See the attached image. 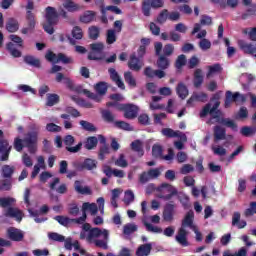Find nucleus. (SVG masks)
Segmentation results:
<instances>
[{"label": "nucleus", "mask_w": 256, "mask_h": 256, "mask_svg": "<svg viewBox=\"0 0 256 256\" xmlns=\"http://www.w3.org/2000/svg\"><path fill=\"white\" fill-rule=\"evenodd\" d=\"M128 67L129 69H131V71H141L143 64L141 63V60L137 57V55L132 54L130 55V59L128 61Z\"/></svg>", "instance_id": "obj_21"}, {"label": "nucleus", "mask_w": 256, "mask_h": 256, "mask_svg": "<svg viewBox=\"0 0 256 256\" xmlns=\"http://www.w3.org/2000/svg\"><path fill=\"white\" fill-rule=\"evenodd\" d=\"M163 221L171 223L175 219V203L168 202L165 204L162 212Z\"/></svg>", "instance_id": "obj_13"}, {"label": "nucleus", "mask_w": 256, "mask_h": 256, "mask_svg": "<svg viewBox=\"0 0 256 256\" xmlns=\"http://www.w3.org/2000/svg\"><path fill=\"white\" fill-rule=\"evenodd\" d=\"M46 61H49V63H64V65H69L71 63V58L67 57L63 53L55 54L53 51L48 50L45 55Z\"/></svg>", "instance_id": "obj_11"}, {"label": "nucleus", "mask_w": 256, "mask_h": 256, "mask_svg": "<svg viewBox=\"0 0 256 256\" xmlns=\"http://www.w3.org/2000/svg\"><path fill=\"white\" fill-rule=\"evenodd\" d=\"M72 37L73 39H76L80 41V39H83V29L79 26H74L72 29Z\"/></svg>", "instance_id": "obj_62"}, {"label": "nucleus", "mask_w": 256, "mask_h": 256, "mask_svg": "<svg viewBox=\"0 0 256 256\" xmlns=\"http://www.w3.org/2000/svg\"><path fill=\"white\" fill-rule=\"evenodd\" d=\"M156 65L158 69L165 71V69H169L171 62L169 61V58H167L166 56L160 55L156 62Z\"/></svg>", "instance_id": "obj_30"}, {"label": "nucleus", "mask_w": 256, "mask_h": 256, "mask_svg": "<svg viewBox=\"0 0 256 256\" xmlns=\"http://www.w3.org/2000/svg\"><path fill=\"white\" fill-rule=\"evenodd\" d=\"M164 5L165 1L163 0H143L142 13L144 17H151V7L152 9H161Z\"/></svg>", "instance_id": "obj_9"}, {"label": "nucleus", "mask_w": 256, "mask_h": 256, "mask_svg": "<svg viewBox=\"0 0 256 256\" xmlns=\"http://www.w3.org/2000/svg\"><path fill=\"white\" fill-rule=\"evenodd\" d=\"M156 191L158 199H163V201H171L173 197L179 195L177 188L169 183H162L156 188Z\"/></svg>", "instance_id": "obj_7"}, {"label": "nucleus", "mask_w": 256, "mask_h": 256, "mask_svg": "<svg viewBox=\"0 0 256 256\" xmlns=\"http://www.w3.org/2000/svg\"><path fill=\"white\" fill-rule=\"evenodd\" d=\"M12 146L9 145V141L5 139V134L3 130L0 129V157L1 161H9V155L11 154Z\"/></svg>", "instance_id": "obj_10"}, {"label": "nucleus", "mask_w": 256, "mask_h": 256, "mask_svg": "<svg viewBox=\"0 0 256 256\" xmlns=\"http://www.w3.org/2000/svg\"><path fill=\"white\" fill-rule=\"evenodd\" d=\"M213 137L214 143H219V141H225V139H227V130L221 125H216L213 127Z\"/></svg>", "instance_id": "obj_18"}, {"label": "nucleus", "mask_w": 256, "mask_h": 256, "mask_svg": "<svg viewBox=\"0 0 256 256\" xmlns=\"http://www.w3.org/2000/svg\"><path fill=\"white\" fill-rule=\"evenodd\" d=\"M39 141V134L37 132H28L25 134L24 139L16 137L14 139L13 147L15 151L21 153L23 149H28V152L31 155L37 153V142Z\"/></svg>", "instance_id": "obj_2"}, {"label": "nucleus", "mask_w": 256, "mask_h": 256, "mask_svg": "<svg viewBox=\"0 0 256 256\" xmlns=\"http://www.w3.org/2000/svg\"><path fill=\"white\" fill-rule=\"evenodd\" d=\"M256 215V202H251L249 208L244 211L245 217H253Z\"/></svg>", "instance_id": "obj_64"}, {"label": "nucleus", "mask_w": 256, "mask_h": 256, "mask_svg": "<svg viewBox=\"0 0 256 256\" xmlns=\"http://www.w3.org/2000/svg\"><path fill=\"white\" fill-rule=\"evenodd\" d=\"M63 7L64 9L68 10L69 13H75V11H79L80 7L78 4H75V2H73V0H66L63 3Z\"/></svg>", "instance_id": "obj_39"}, {"label": "nucleus", "mask_w": 256, "mask_h": 256, "mask_svg": "<svg viewBox=\"0 0 256 256\" xmlns=\"http://www.w3.org/2000/svg\"><path fill=\"white\" fill-rule=\"evenodd\" d=\"M54 219L63 227H68L72 223L71 218L67 216H55Z\"/></svg>", "instance_id": "obj_57"}, {"label": "nucleus", "mask_w": 256, "mask_h": 256, "mask_svg": "<svg viewBox=\"0 0 256 256\" xmlns=\"http://www.w3.org/2000/svg\"><path fill=\"white\" fill-rule=\"evenodd\" d=\"M221 71H223V67L219 63L208 66V72L206 74V77H211V75H217V73H221Z\"/></svg>", "instance_id": "obj_40"}, {"label": "nucleus", "mask_w": 256, "mask_h": 256, "mask_svg": "<svg viewBox=\"0 0 256 256\" xmlns=\"http://www.w3.org/2000/svg\"><path fill=\"white\" fill-rule=\"evenodd\" d=\"M203 70L196 69L194 72V79H193V85L196 89H199L203 85Z\"/></svg>", "instance_id": "obj_27"}, {"label": "nucleus", "mask_w": 256, "mask_h": 256, "mask_svg": "<svg viewBox=\"0 0 256 256\" xmlns=\"http://www.w3.org/2000/svg\"><path fill=\"white\" fill-rule=\"evenodd\" d=\"M75 143V137L73 135H66L64 137V145H66V151L69 153H79L83 147V142H79L76 146L71 147Z\"/></svg>", "instance_id": "obj_14"}, {"label": "nucleus", "mask_w": 256, "mask_h": 256, "mask_svg": "<svg viewBox=\"0 0 256 256\" xmlns=\"http://www.w3.org/2000/svg\"><path fill=\"white\" fill-rule=\"evenodd\" d=\"M94 89L97 94L100 96L107 95V90L109 89V86L107 85V82H98Z\"/></svg>", "instance_id": "obj_37"}, {"label": "nucleus", "mask_w": 256, "mask_h": 256, "mask_svg": "<svg viewBox=\"0 0 256 256\" xmlns=\"http://www.w3.org/2000/svg\"><path fill=\"white\" fill-rule=\"evenodd\" d=\"M24 63H26V65H30V67H35L36 69L41 68V60L32 55L24 56Z\"/></svg>", "instance_id": "obj_25"}, {"label": "nucleus", "mask_w": 256, "mask_h": 256, "mask_svg": "<svg viewBox=\"0 0 256 256\" xmlns=\"http://www.w3.org/2000/svg\"><path fill=\"white\" fill-rule=\"evenodd\" d=\"M59 101H60V97H59L58 94L48 93L47 94L46 106L47 107H53V106L57 105V103H59Z\"/></svg>", "instance_id": "obj_38"}, {"label": "nucleus", "mask_w": 256, "mask_h": 256, "mask_svg": "<svg viewBox=\"0 0 256 256\" xmlns=\"http://www.w3.org/2000/svg\"><path fill=\"white\" fill-rule=\"evenodd\" d=\"M82 93L83 95H86L88 99H92V101H96V103H101V96H99V94H95L88 89H83Z\"/></svg>", "instance_id": "obj_50"}, {"label": "nucleus", "mask_w": 256, "mask_h": 256, "mask_svg": "<svg viewBox=\"0 0 256 256\" xmlns=\"http://www.w3.org/2000/svg\"><path fill=\"white\" fill-rule=\"evenodd\" d=\"M221 105V102L220 101H215L214 105L212 106L211 103H207L203 108L202 110L200 111L199 113V117L200 119H205V117H207L209 115V113H215L217 111H221L219 109Z\"/></svg>", "instance_id": "obj_16"}, {"label": "nucleus", "mask_w": 256, "mask_h": 256, "mask_svg": "<svg viewBox=\"0 0 256 256\" xmlns=\"http://www.w3.org/2000/svg\"><path fill=\"white\" fill-rule=\"evenodd\" d=\"M115 165L116 167H122V169L129 167V162L125 159V154L119 155L118 159L115 160Z\"/></svg>", "instance_id": "obj_53"}, {"label": "nucleus", "mask_w": 256, "mask_h": 256, "mask_svg": "<svg viewBox=\"0 0 256 256\" xmlns=\"http://www.w3.org/2000/svg\"><path fill=\"white\" fill-rule=\"evenodd\" d=\"M115 127H117V129H122L123 131H133V127H131V124L125 121H116Z\"/></svg>", "instance_id": "obj_58"}, {"label": "nucleus", "mask_w": 256, "mask_h": 256, "mask_svg": "<svg viewBox=\"0 0 256 256\" xmlns=\"http://www.w3.org/2000/svg\"><path fill=\"white\" fill-rule=\"evenodd\" d=\"M161 133L162 135H164V137H168V139H173L174 137H178L182 141H187V135H185V133L179 130L175 131L171 128H164L162 129Z\"/></svg>", "instance_id": "obj_17"}, {"label": "nucleus", "mask_w": 256, "mask_h": 256, "mask_svg": "<svg viewBox=\"0 0 256 256\" xmlns=\"http://www.w3.org/2000/svg\"><path fill=\"white\" fill-rule=\"evenodd\" d=\"M48 238L51 241H57L58 243H63L65 241V236L56 233V232H50L48 233Z\"/></svg>", "instance_id": "obj_61"}, {"label": "nucleus", "mask_w": 256, "mask_h": 256, "mask_svg": "<svg viewBox=\"0 0 256 256\" xmlns=\"http://www.w3.org/2000/svg\"><path fill=\"white\" fill-rule=\"evenodd\" d=\"M96 13L94 11H87L82 16H80L81 23H91L95 20Z\"/></svg>", "instance_id": "obj_43"}, {"label": "nucleus", "mask_w": 256, "mask_h": 256, "mask_svg": "<svg viewBox=\"0 0 256 256\" xmlns=\"http://www.w3.org/2000/svg\"><path fill=\"white\" fill-rule=\"evenodd\" d=\"M233 227H238V229H245L247 227V221L241 220V213L234 212L232 216Z\"/></svg>", "instance_id": "obj_22"}, {"label": "nucleus", "mask_w": 256, "mask_h": 256, "mask_svg": "<svg viewBox=\"0 0 256 256\" xmlns=\"http://www.w3.org/2000/svg\"><path fill=\"white\" fill-rule=\"evenodd\" d=\"M212 24H213V19L211 18V16L202 15L200 19V23H196L194 25V28L191 34L195 35V33H199V31H201V25H212Z\"/></svg>", "instance_id": "obj_20"}, {"label": "nucleus", "mask_w": 256, "mask_h": 256, "mask_svg": "<svg viewBox=\"0 0 256 256\" xmlns=\"http://www.w3.org/2000/svg\"><path fill=\"white\" fill-rule=\"evenodd\" d=\"M108 73L110 75V79L119 89H125V83H123V80L121 79V76L119 75V72L115 68H109Z\"/></svg>", "instance_id": "obj_19"}, {"label": "nucleus", "mask_w": 256, "mask_h": 256, "mask_svg": "<svg viewBox=\"0 0 256 256\" xmlns=\"http://www.w3.org/2000/svg\"><path fill=\"white\" fill-rule=\"evenodd\" d=\"M151 249H153L151 243L142 244L136 250V256H149L151 254Z\"/></svg>", "instance_id": "obj_24"}, {"label": "nucleus", "mask_w": 256, "mask_h": 256, "mask_svg": "<svg viewBox=\"0 0 256 256\" xmlns=\"http://www.w3.org/2000/svg\"><path fill=\"white\" fill-rule=\"evenodd\" d=\"M143 225L146 227L147 231L150 233H163V228L153 226V224L143 221Z\"/></svg>", "instance_id": "obj_55"}, {"label": "nucleus", "mask_w": 256, "mask_h": 256, "mask_svg": "<svg viewBox=\"0 0 256 256\" xmlns=\"http://www.w3.org/2000/svg\"><path fill=\"white\" fill-rule=\"evenodd\" d=\"M169 18V10L167 9H163L158 17H157V23H159L160 25H163V23H165L167 21V19Z\"/></svg>", "instance_id": "obj_56"}, {"label": "nucleus", "mask_w": 256, "mask_h": 256, "mask_svg": "<svg viewBox=\"0 0 256 256\" xmlns=\"http://www.w3.org/2000/svg\"><path fill=\"white\" fill-rule=\"evenodd\" d=\"M208 115H210V119L207 121L208 125L218 123L219 125L229 127L230 129H232V131H237V123L229 118H225V114L223 113V111L217 110L216 112L208 113Z\"/></svg>", "instance_id": "obj_5"}, {"label": "nucleus", "mask_w": 256, "mask_h": 256, "mask_svg": "<svg viewBox=\"0 0 256 256\" xmlns=\"http://www.w3.org/2000/svg\"><path fill=\"white\" fill-rule=\"evenodd\" d=\"M109 153H111V151L109 149V145H103L99 149L98 158L100 159V161H104L105 160V155H109Z\"/></svg>", "instance_id": "obj_60"}, {"label": "nucleus", "mask_w": 256, "mask_h": 256, "mask_svg": "<svg viewBox=\"0 0 256 256\" xmlns=\"http://www.w3.org/2000/svg\"><path fill=\"white\" fill-rule=\"evenodd\" d=\"M6 29L9 33L19 31V22L15 18H10L6 23Z\"/></svg>", "instance_id": "obj_33"}, {"label": "nucleus", "mask_w": 256, "mask_h": 256, "mask_svg": "<svg viewBox=\"0 0 256 256\" xmlns=\"http://www.w3.org/2000/svg\"><path fill=\"white\" fill-rule=\"evenodd\" d=\"M74 167L77 171H93L97 169V160L86 158L83 162H75Z\"/></svg>", "instance_id": "obj_12"}, {"label": "nucleus", "mask_w": 256, "mask_h": 256, "mask_svg": "<svg viewBox=\"0 0 256 256\" xmlns=\"http://www.w3.org/2000/svg\"><path fill=\"white\" fill-rule=\"evenodd\" d=\"M241 135L244 137H251V135H255L256 133V127H249V126H244L240 130Z\"/></svg>", "instance_id": "obj_51"}, {"label": "nucleus", "mask_w": 256, "mask_h": 256, "mask_svg": "<svg viewBox=\"0 0 256 256\" xmlns=\"http://www.w3.org/2000/svg\"><path fill=\"white\" fill-rule=\"evenodd\" d=\"M64 85L70 90L75 91L76 93H83L82 86H75V83L70 78H64Z\"/></svg>", "instance_id": "obj_31"}, {"label": "nucleus", "mask_w": 256, "mask_h": 256, "mask_svg": "<svg viewBox=\"0 0 256 256\" xmlns=\"http://www.w3.org/2000/svg\"><path fill=\"white\" fill-rule=\"evenodd\" d=\"M13 189V179L4 178L0 180V191H11Z\"/></svg>", "instance_id": "obj_34"}, {"label": "nucleus", "mask_w": 256, "mask_h": 256, "mask_svg": "<svg viewBox=\"0 0 256 256\" xmlns=\"http://www.w3.org/2000/svg\"><path fill=\"white\" fill-rule=\"evenodd\" d=\"M59 15L63 16L64 19H67V11L64 9L57 12V9L52 6H47L45 8V23L42 24V27L48 35H53L55 33V25L59 24Z\"/></svg>", "instance_id": "obj_3"}, {"label": "nucleus", "mask_w": 256, "mask_h": 256, "mask_svg": "<svg viewBox=\"0 0 256 256\" xmlns=\"http://www.w3.org/2000/svg\"><path fill=\"white\" fill-rule=\"evenodd\" d=\"M74 189L76 193H79L80 195H93V191H91V188L89 186L83 187L81 185V181L76 180L74 182Z\"/></svg>", "instance_id": "obj_23"}, {"label": "nucleus", "mask_w": 256, "mask_h": 256, "mask_svg": "<svg viewBox=\"0 0 256 256\" xmlns=\"http://www.w3.org/2000/svg\"><path fill=\"white\" fill-rule=\"evenodd\" d=\"M82 229L84 232L80 233V239H85V235H87L85 232H88L87 241H93V239H97V237L101 236L106 239L109 237V230L99 227L91 228V224L89 223L83 224Z\"/></svg>", "instance_id": "obj_6"}, {"label": "nucleus", "mask_w": 256, "mask_h": 256, "mask_svg": "<svg viewBox=\"0 0 256 256\" xmlns=\"http://www.w3.org/2000/svg\"><path fill=\"white\" fill-rule=\"evenodd\" d=\"M13 173H15V167L10 165H4L2 167V178L13 179Z\"/></svg>", "instance_id": "obj_32"}, {"label": "nucleus", "mask_w": 256, "mask_h": 256, "mask_svg": "<svg viewBox=\"0 0 256 256\" xmlns=\"http://www.w3.org/2000/svg\"><path fill=\"white\" fill-rule=\"evenodd\" d=\"M80 125L84 131H89L90 133H95L97 131V127H95L91 122L81 120Z\"/></svg>", "instance_id": "obj_47"}, {"label": "nucleus", "mask_w": 256, "mask_h": 256, "mask_svg": "<svg viewBox=\"0 0 256 256\" xmlns=\"http://www.w3.org/2000/svg\"><path fill=\"white\" fill-rule=\"evenodd\" d=\"M255 15H256V4H251L250 6H248L246 11L242 13L241 19H243V21H246V19H249V17H255Z\"/></svg>", "instance_id": "obj_36"}, {"label": "nucleus", "mask_w": 256, "mask_h": 256, "mask_svg": "<svg viewBox=\"0 0 256 256\" xmlns=\"http://www.w3.org/2000/svg\"><path fill=\"white\" fill-rule=\"evenodd\" d=\"M90 49L91 51H94V53L101 55L103 49H105V45L102 42L92 43L90 44Z\"/></svg>", "instance_id": "obj_54"}, {"label": "nucleus", "mask_w": 256, "mask_h": 256, "mask_svg": "<svg viewBox=\"0 0 256 256\" xmlns=\"http://www.w3.org/2000/svg\"><path fill=\"white\" fill-rule=\"evenodd\" d=\"M124 81L129 85V87H137V80H135L131 71L124 73Z\"/></svg>", "instance_id": "obj_42"}, {"label": "nucleus", "mask_w": 256, "mask_h": 256, "mask_svg": "<svg viewBox=\"0 0 256 256\" xmlns=\"http://www.w3.org/2000/svg\"><path fill=\"white\" fill-rule=\"evenodd\" d=\"M100 33L101 30L97 26H91L88 29L89 39H92V41H97V39H99Z\"/></svg>", "instance_id": "obj_41"}, {"label": "nucleus", "mask_w": 256, "mask_h": 256, "mask_svg": "<svg viewBox=\"0 0 256 256\" xmlns=\"http://www.w3.org/2000/svg\"><path fill=\"white\" fill-rule=\"evenodd\" d=\"M6 49L9 51V53L12 55V57H16V58L21 57V51L16 49L15 44H13V42H9L6 45Z\"/></svg>", "instance_id": "obj_49"}, {"label": "nucleus", "mask_w": 256, "mask_h": 256, "mask_svg": "<svg viewBox=\"0 0 256 256\" xmlns=\"http://www.w3.org/2000/svg\"><path fill=\"white\" fill-rule=\"evenodd\" d=\"M99 143V139L95 136H89L85 143H84V148L87 149V151H93L97 147Z\"/></svg>", "instance_id": "obj_28"}, {"label": "nucleus", "mask_w": 256, "mask_h": 256, "mask_svg": "<svg viewBox=\"0 0 256 256\" xmlns=\"http://www.w3.org/2000/svg\"><path fill=\"white\" fill-rule=\"evenodd\" d=\"M102 118L106 123H114L115 121V115L111 113L109 110H103L102 111Z\"/></svg>", "instance_id": "obj_59"}, {"label": "nucleus", "mask_w": 256, "mask_h": 256, "mask_svg": "<svg viewBox=\"0 0 256 256\" xmlns=\"http://www.w3.org/2000/svg\"><path fill=\"white\" fill-rule=\"evenodd\" d=\"M176 93L178 97H180V99H187V97L189 96V89L187 88L185 83L180 82L176 87Z\"/></svg>", "instance_id": "obj_26"}, {"label": "nucleus", "mask_w": 256, "mask_h": 256, "mask_svg": "<svg viewBox=\"0 0 256 256\" xmlns=\"http://www.w3.org/2000/svg\"><path fill=\"white\" fill-rule=\"evenodd\" d=\"M117 110L124 112L125 119H137V115H139V106L131 103L118 104Z\"/></svg>", "instance_id": "obj_8"}, {"label": "nucleus", "mask_w": 256, "mask_h": 256, "mask_svg": "<svg viewBox=\"0 0 256 256\" xmlns=\"http://www.w3.org/2000/svg\"><path fill=\"white\" fill-rule=\"evenodd\" d=\"M6 235L10 241H15L16 243H20L25 239V233L21 229L10 227L7 229Z\"/></svg>", "instance_id": "obj_15"}, {"label": "nucleus", "mask_w": 256, "mask_h": 256, "mask_svg": "<svg viewBox=\"0 0 256 256\" xmlns=\"http://www.w3.org/2000/svg\"><path fill=\"white\" fill-rule=\"evenodd\" d=\"M195 221V213L190 210L186 213L184 216L182 222H181V227L178 229V232L175 236V241L177 242L178 245H181V247H189V231L188 229H192L196 235V241L201 242L203 241V234L197 229V226L194 224Z\"/></svg>", "instance_id": "obj_1"}, {"label": "nucleus", "mask_w": 256, "mask_h": 256, "mask_svg": "<svg viewBox=\"0 0 256 256\" xmlns=\"http://www.w3.org/2000/svg\"><path fill=\"white\" fill-rule=\"evenodd\" d=\"M185 65H187V56H185L184 54H181L176 59L175 67L176 69H183Z\"/></svg>", "instance_id": "obj_52"}, {"label": "nucleus", "mask_w": 256, "mask_h": 256, "mask_svg": "<svg viewBox=\"0 0 256 256\" xmlns=\"http://www.w3.org/2000/svg\"><path fill=\"white\" fill-rule=\"evenodd\" d=\"M16 199L13 197H1L0 198V207L6 209L4 212L5 217H11L16 219V221H23V212L19 208L13 207V204L16 203Z\"/></svg>", "instance_id": "obj_4"}, {"label": "nucleus", "mask_w": 256, "mask_h": 256, "mask_svg": "<svg viewBox=\"0 0 256 256\" xmlns=\"http://www.w3.org/2000/svg\"><path fill=\"white\" fill-rule=\"evenodd\" d=\"M115 41H117L116 31L114 29L107 30V33H106V43L108 45H113V43H115Z\"/></svg>", "instance_id": "obj_45"}, {"label": "nucleus", "mask_w": 256, "mask_h": 256, "mask_svg": "<svg viewBox=\"0 0 256 256\" xmlns=\"http://www.w3.org/2000/svg\"><path fill=\"white\" fill-rule=\"evenodd\" d=\"M152 155L156 159H161L163 157V147L161 145H154L152 147Z\"/></svg>", "instance_id": "obj_63"}, {"label": "nucleus", "mask_w": 256, "mask_h": 256, "mask_svg": "<svg viewBox=\"0 0 256 256\" xmlns=\"http://www.w3.org/2000/svg\"><path fill=\"white\" fill-rule=\"evenodd\" d=\"M27 27L29 29H35V25H37V19L35 18V13L26 14Z\"/></svg>", "instance_id": "obj_48"}, {"label": "nucleus", "mask_w": 256, "mask_h": 256, "mask_svg": "<svg viewBox=\"0 0 256 256\" xmlns=\"http://www.w3.org/2000/svg\"><path fill=\"white\" fill-rule=\"evenodd\" d=\"M102 237H103V240H100V239L94 240V245L96 247H99L100 249H104L105 251H107V249H109V246L107 245L109 241V234L107 238L105 236H102Z\"/></svg>", "instance_id": "obj_46"}, {"label": "nucleus", "mask_w": 256, "mask_h": 256, "mask_svg": "<svg viewBox=\"0 0 256 256\" xmlns=\"http://www.w3.org/2000/svg\"><path fill=\"white\" fill-rule=\"evenodd\" d=\"M130 147L135 153H138L140 157H143V155H145V151L143 150V142L141 140H134L130 144Z\"/></svg>", "instance_id": "obj_29"}, {"label": "nucleus", "mask_w": 256, "mask_h": 256, "mask_svg": "<svg viewBox=\"0 0 256 256\" xmlns=\"http://www.w3.org/2000/svg\"><path fill=\"white\" fill-rule=\"evenodd\" d=\"M138 227L136 224L134 223H128L126 225L123 226V234L124 235H133V233H135L137 231Z\"/></svg>", "instance_id": "obj_44"}, {"label": "nucleus", "mask_w": 256, "mask_h": 256, "mask_svg": "<svg viewBox=\"0 0 256 256\" xmlns=\"http://www.w3.org/2000/svg\"><path fill=\"white\" fill-rule=\"evenodd\" d=\"M84 211H90V215L95 216L99 212V208L95 203L84 202L82 204Z\"/></svg>", "instance_id": "obj_35"}]
</instances>
